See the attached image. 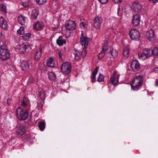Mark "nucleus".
<instances>
[{
    "label": "nucleus",
    "instance_id": "nucleus-1",
    "mask_svg": "<svg viewBox=\"0 0 158 158\" xmlns=\"http://www.w3.org/2000/svg\"><path fill=\"white\" fill-rule=\"evenodd\" d=\"M143 82V77L141 75L135 76L132 80L131 88L134 90H137L139 89Z\"/></svg>",
    "mask_w": 158,
    "mask_h": 158
},
{
    "label": "nucleus",
    "instance_id": "nucleus-2",
    "mask_svg": "<svg viewBox=\"0 0 158 158\" xmlns=\"http://www.w3.org/2000/svg\"><path fill=\"white\" fill-rule=\"evenodd\" d=\"M10 57V52L7 47L5 45L0 46V59L2 60H8Z\"/></svg>",
    "mask_w": 158,
    "mask_h": 158
},
{
    "label": "nucleus",
    "instance_id": "nucleus-3",
    "mask_svg": "<svg viewBox=\"0 0 158 158\" xmlns=\"http://www.w3.org/2000/svg\"><path fill=\"white\" fill-rule=\"evenodd\" d=\"M29 112L24 110L23 109L18 107L17 109L16 115L20 120H25L28 116Z\"/></svg>",
    "mask_w": 158,
    "mask_h": 158
},
{
    "label": "nucleus",
    "instance_id": "nucleus-4",
    "mask_svg": "<svg viewBox=\"0 0 158 158\" xmlns=\"http://www.w3.org/2000/svg\"><path fill=\"white\" fill-rule=\"evenodd\" d=\"M152 50L150 49H145L142 52H140L138 54L139 58L145 59L152 56Z\"/></svg>",
    "mask_w": 158,
    "mask_h": 158
},
{
    "label": "nucleus",
    "instance_id": "nucleus-5",
    "mask_svg": "<svg viewBox=\"0 0 158 158\" xmlns=\"http://www.w3.org/2000/svg\"><path fill=\"white\" fill-rule=\"evenodd\" d=\"M107 43L106 42L103 45L102 50L98 55V57L99 59L102 58L105 55V54L106 56L107 57H108V53L109 52L108 51V48L107 46Z\"/></svg>",
    "mask_w": 158,
    "mask_h": 158
},
{
    "label": "nucleus",
    "instance_id": "nucleus-6",
    "mask_svg": "<svg viewBox=\"0 0 158 158\" xmlns=\"http://www.w3.org/2000/svg\"><path fill=\"white\" fill-rule=\"evenodd\" d=\"M71 68V65L69 62H65L61 66V70L65 74H67L70 72Z\"/></svg>",
    "mask_w": 158,
    "mask_h": 158
},
{
    "label": "nucleus",
    "instance_id": "nucleus-7",
    "mask_svg": "<svg viewBox=\"0 0 158 158\" xmlns=\"http://www.w3.org/2000/svg\"><path fill=\"white\" fill-rule=\"evenodd\" d=\"M119 75L117 71H114L111 76L110 81L113 85L116 84L118 81Z\"/></svg>",
    "mask_w": 158,
    "mask_h": 158
},
{
    "label": "nucleus",
    "instance_id": "nucleus-8",
    "mask_svg": "<svg viewBox=\"0 0 158 158\" xmlns=\"http://www.w3.org/2000/svg\"><path fill=\"white\" fill-rule=\"evenodd\" d=\"M129 35L131 38L132 40L138 39L140 37L139 32L135 29H132L130 31Z\"/></svg>",
    "mask_w": 158,
    "mask_h": 158
},
{
    "label": "nucleus",
    "instance_id": "nucleus-9",
    "mask_svg": "<svg viewBox=\"0 0 158 158\" xmlns=\"http://www.w3.org/2000/svg\"><path fill=\"white\" fill-rule=\"evenodd\" d=\"M131 8L134 11L139 12L141 10L142 6L139 2L137 1L134 2L132 4Z\"/></svg>",
    "mask_w": 158,
    "mask_h": 158
},
{
    "label": "nucleus",
    "instance_id": "nucleus-10",
    "mask_svg": "<svg viewBox=\"0 0 158 158\" xmlns=\"http://www.w3.org/2000/svg\"><path fill=\"white\" fill-rule=\"evenodd\" d=\"M90 40L89 38L84 35V34L81 33L80 38V43L82 46H84V48H85L88 44V42Z\"/></svg>",
    "mask_w": 158,
    "mask_h": 158
},
{
    "label": "nucleus",
    "instance_id": "nucleus-11",
    "mask_svg": "<svg viewBox=\"0 0 158 158\" xmlns=\"http://www.w3.org/2000/svg\"><path fill=\"white\" fill-rule=\"evenodd\" d=\"M102 21V19L101 17L98 16L96 17L94 19V27L96 28L99 29Z\"/></svg>",
    "mask_w": 158,
    "mask_h": 158
},
{
    "label": "nucleus",
    "instance_id": "nucleus-12",
    "mask_svg": "<svg viewBox=\"0 0 158 158\" xmlns=\"http://www.w3.org/2000/svg\"><path fill=\"white\" fill-rule=\"evenodd\" d=\"M65 27L68 30H73L75 29L76 25L73 21L69 20L66 22Z\"/></svg>",
    "mask_w": 158,
    "mask_h": 158
},
{
    "label": "nucleus",
    "instance_id": "nucleus-13",
    "mask_svg": "<svg viewBox=\"0 0 158 158\" xmlns=\"http://www.w3.org/2000/svg\"><path fill=\"white\" fill-rule=\"evenodd\" d=\"M29 45H17L16 47V50L20 53L24 52L26 50V49L29 47Z\"/></svg>",
    "mask_w": 158,
    "mask_h": 158
},
{
    "label": "nucleus",
    "instance_id": "nucleus-14",
    "mask_svg": "<svg viewBox=\"0 0 158 158\" xmlns=\"http://www.w3.org/2000/svg\"><path fill=\"white\" fill-rule=\"evenodd\" d=\"M146 36V38L150 41H152L155 36L154 31L151 29L149 30L147 32Z\"/></svg>",
    "mask_w": 158,
    "mask_h": 158
},
{
    "label": "nucleus",
    "instance_id": "nucleus-15",
    "mask_svg": "<svg viewBox=\"0 0 158 158\" xmlns=\"http://www.w3.org/2000/svg\"><path fill=\"white\" fill-rule=\"evenodd\" d=\"M44 26V23L42 22H38L34 23L33 26V28L36 31L42 30Z\"/></svg>",
    "mask_w": 158,
    "mask_h": 158
},
{
    "label": "nucleus",
    "instance_id": "nucleus-16",
    "mask_svg": "<svg viewBox=\"0 0 158 158\" xmlns=\"http://www.w3.org/2000/svg\"><path fill=\"white\" fill-rule=\"evenodd\" d=\"M131 67L133 71H137L140 68L139 63L136 60H133L131 64Z\"/></svg>",
    "mask_w": 158,
    "mask_h": 158
},
{
    "label": "nucleus",
    "instance_id": "nucleus-17",
    "mask_svg": "<svg viewBox=\"0 0 158 158\" xmlns=\"http://www.w3.org/2000/svg\"><path fill=\"white\" fill-rule=\"evenodd\" d=\"M108 51L109 52L108 53V57H111V56L113 57L116 56L118 54V53L117 51L115 49H113L111 47L108 48Z\"/></svg>",
    "mask_w": 158,
    "mask_h": 158
},
{
    "label": "nucleus",
    "instance_id": "nucleus-18",
    "mask_svg": "<svg viewBox=\"0 0 158 158\" xmlns=\"http://www.w3.org/2000/svg\"><path fill=\"white\" fill-rule=\"evenodd\" d=\"M140 19L139 16L138 15H135L133 18L132 23L135 26H137L139 24Z\"/></svg>",
    "mask_w": 158,
    "mask_h": 158
},
{
    "label": "nucleus",
    "instance_id": "nucleus-19",
    "mask_svg": "<svg viewBox=\"0 0 158 158\" xmlns=\"http://www.w3.org/2000/svg\"><path fill=\"white\" fill-rule=\"evenodd\" d=\"M42 55V49L41 48L38 49L36 51L34 56L35 61H38L40 59Z\"/></svg>",
    "mask_w": 158,
    "mask_h": 158
},
{
    "label": "nucleus",
    "instance_id": "nucleus-20",
    "mask_svg": "<svg viewBox=\"0 0 158 158\" xmlns=\"http://www.w3.org/2000/svg\"><path fill=\"white\" fill-rule=\"evenodd\" d=\"M27 19L26 17L21 15L18 17V21L19 23L22 25H24L25 23L27 22Z\"/></svg>",
    "mask_w": 158,
    "mask_h": 158
},
{
    "label": "nucleus",
    "instance_id": "nucleus-21",
    "mask_svg": "<svg viewBox=\"0 0 158 158\" xmlns=\"http://www.w3.org/2000/svg\"><path fill=\"white\" fill-rule=\"evenodd\" d=\"M0 26L4 29H6L7 27V22L2 17L0 18Z\"/></svg>",
    "mask_w": 158,
    "mask_h": 158
},
{
    "label": "nucleus",
    "instance_id": "nucleus-22",
    "mask_svg": "<svg viewBox=\"0 0 158 158\" xmlns=\"http://www.w3.org/2000/svg\"><path fill=\"white\" fill-rule=\"evenodd\" d=\"M39 14V12L37 9L34 8L32 10L31 16L33 20H35L36 19Z\"/></svg>",
    "mask_w": 158,
    "mask_h": 158
},
{
    "label": "nucleus",
    "instance_id": "nucleus-23",
    "mask_svg": "<svg viewBox=\"0 0 158 158\" xmlns=\"http://www.w3.org/2000/svg\"><path fill=\"white\" fill-rule=\"evenodd\" d=\"M47 65L49 67L52 68L54 66V60L53 58L50 57L47 59Z\"/></svg>",
    "mask_w": 158,
    "mask_h": 158
},
{
    "label": "nucleus",
    "instance_id": "nucleus-24",
    "mask_svg": "<svg viewBox=\"0 0 158 158\" xmlns=\"http://www.w3.org/2000/svg\"><path fill=\"white\" fill-rule=\"evenodd\" d=\"M25 129L23 126H20L18 128L16 133L17 135H22L25 132Z\"/></svg>",
    "mask_w": 158,
    "mask_h": 158
},
{
    "label": "nucleus",
    "instance_id": "nucleus-25",
    "mask_svg": "<svg viewBox=\"0 0 158 158\" xmlns=\"http://www.w3.org/2000/svg\"><path fill=\"white\" fill-rule=\"evenodd\" d=\"M56 43L59 46H62L63 44H65L66 43V41L65 39H63V37L60 36L58 39L56 40Z\"/></svg>",
    "mask_w": 158,
    "mask_h": 158
},
{
    "label": "nucleus",
    "instance_id": "nucleus-26",
    "mask_svg": "<svg viewBox=\"0 0 158 158\" xmlns=\"http://www.w3.org/2000/svg\"><path fill=\"white\" fill-rule=\"evenodd\" d=\"M20 66L23 71L26 70L29 68L28 62L27 61H24L21 63Z\"/></svg>",
    "mask_w": 158,
    "mask_h": 158
},
{
    "label": "nucleus",
    "instance_id": "nucleus-27",
    "mask_svg": "<svg viewBox=\"0 0 158 158\" xmlns=\"http://www.w3.org/2000/svg\"><path fill=\"white\" fill-rule=\"evenodd\" d=\"M99 68L98 67H97L95 68L94 71L92 73V76L91 77V81L92 82H94L95 81V76L98 73Z\"/></svg>",
    "mask_w": 158,
    "mask_h": 158
},
{
    "label": "nucleus",
    "instance_id": "nucleus-28",
    "mask_svg": "<svg viewBox=\"0 0 158 158\" xmlns=\"http://www.w3.org/2000/svg\"><path fill=\"white\" fill-rule=\"evenodd\" d=\"M45 94L44 91L41 90L39 92L38 98L43 102L45 98Z\"/></svg>",
    "mask_w": 158,
    "mask_h": 158
},
{
    "label": "nucleus",
    "instance_id": "nucleus-29",
    "mask_svg": "<svg viewBox=\"0 0 158 158\" xmlns=\"http://www.w3.org/2000/svg\"><path fill=\"white\" fill-rule=\"evenodd\" d=\"M129 47L128 46H127L125 47L123 51V55L126 57H127L129 55Z\"/></svg>",
    "mask_w": 158,
    "mask_h": 158
},
{
    "label": "nucleus",
    "instance_id": "nucleus-30",
    "mask_svg": "<svg viewBox=\"0 0 158 158\" xmlns=\"http://www.w3.org/2000/svg\"><path fill=\"white\" fill-rule=\"evenodd\" d=\"M48 78L51 80H54L56 78V74L53 72H49L48 73Z\"/></svg>",
    "mask_w": 158,
    "mask_h": 158
},
{
    "label": "nucleus",
    "instance_id": "nucleus-31",
    "mask_svg": "<svg viewBox=\"0 0 158 158\" xmlns=\"http://www.w3.org/2000/svg\"><path fill=\"white\" fill-rule=\"evenodd\" d=\"M44 103V101L42 102V101L39 100L37 102V105L36 107V108L39 110H41L42 109V107L43 106V103Z\"/></svg>",
    "mask_w": 158,
    "mask_h": 158
},
{
    "label": "nucleus",
    "instance_id": "nucleus-32",
    "mask_svg": "<svg viewBox=\"0 0 158 158\" xmlns=\"http://www.w3.org/2000/svg\"><path fill=\"white\" fill-rule=\"evenodd\" d=\"M38 126L40 130H44L45 127V123L44 122H40L39 123Z\"/></svg>",
    "mask_w": 158,
    "mask_h": 158
},
{
    "label": "nucleus",
    "instance_id": "nucleus-33",
    "mask_svg": "<svg viewBox=\"0 0 158 158\" xmlns=\"http://www.w3.org/2000/svg\"><path fill=\"white\" fill-rule=\"evenodd\" d=\"M22 37L24 41H29L30 40V33H28L25 34Z\"/></svg>",
    "mask_w": 158,
    "mask_h": 158
},
{
    "label": "nucleus",
    "instance_id": "nucleus-34",
    "mask_svg": "<svg viewBox=\"0 0 158 158\" xmlns=\"http://www.w3.org/2000/svg\"><path fill=\"white\" fill-rule=\"evenodd\" d=\"M86 54V50L85 48H84L82 49V51L80 52L79 53V55L82 57L83 58H84Z\"/></svg>",
    "mask_w": 158,
    "mask_h": 158
},
{
    "label": "nucleus",
    "instance_id": "nucleus-35",
    "mask_svg": "<svg viewBox=\"0 0 158 158\" xmlns=\"http://www.w3.org/2000/svg\"><path fill=\"white\" fill-rule=\"evenodd\" d=\"M17 33L20 35H22L24 33V29L23 27H20L17 31Z\"/></svg>",
    "mask_w": 158,
    "mask_h": 158
},
{
    "label": "nucleus",
    "instance_id": "nucleus-36",
    "mask_svg": "<svg viewBox=\"0 0 158 158\" xmlns=\"http://www.w3.org/2000/svg\"><path fill=\"white\" fill-rule=\"evenodd\" d=\"M0 10L3 11L4 13L6 12V7L3 4L0 5Z\"/></svg>",
    "mask_w": 158,
    "mask_h": 158
},
{
    "label": "nucleus",
    "instance_id": "nucleus-37",
    "mask_svg": "<svg viewBox=\"0 0 158 158\" xmlns=\"http://www.w3.org/2000/svg\"><path fill=\"white\" fill-rule=\"evenodd\" d=\"M104 76L101 73L99 74L98 77V82H102L104 81Z\"/></svg>",
    "mask_w": 158,
    "mask_h": 158
},
{
    "label": "nucleus",
    "instance_id": "nucleus-38",
    "mask_svg": "<svg viewBox=\"0 0 158 158\" xmlns=\"http://www.w3.org/2000/svg\"><path fill=\"white\" fill-rule=\"evenodd\" d=\"M152 54L154 55H158V47H156L152 50Z\"/></svg>",
    "mask_w": 158,
    "mask_h": 158
},
{
    "label": "nucleus",
    "instance_id": "nucleus-39",
    "mask_svg": "<svg viewBox=\"0 0 158 158\" xmlns=\"http://www.w3.org/2000/svg\"><path fill=\"white\" fill-rule=\"evenodd\" d=\"M37 3L39 5L45 4L47 2V0H35Z\"/></svg>",
    "mask_w": 158,
    "mask_h": 158
},
{
    "label": "nucleus",
    "instance_id": "nucleus-40",
    "mask_svg": "<svg viewBox=\"0 0 158 158\" xmlns=\"http://www.w3.org/2000/svg\"><path fill=\"white\" fill-rule=\"evenodd\" d=\"M22 5L24 7H27L29 5V2L28 1L24 2L22 3Z\"/></svg>",
    "mask_w": 158,
    "mask_h": 158
},
{
    "label": "nucleus",
    "instance_id": "nucleus-41",
    "mask_svg": "<svg viewBox=\"0 0 158 158\" xmlns=\"http://www.w3.org/2000/svg\"><path fill=\"white\" fill-rule=\"evenodd\" d=\"M63 52H62L61 51H59L58 52V55L60 59L62 60V55H63Z\"/></svg>",
    "mask_w": 158,
    "mask_h": 158
},
{
    "label": "nucleus",
    "instance_id": "nucleus-42",
    "mask_svg": "<svg viewBox=\"0 0 158 158\" xmlns=\"http://www.w3.org/2000/svg\"><path fill=\"white\" fill-rule=\"evenodd\" d=\"M80 59V56L78 55L77 53L75 54V59L76 60L78 61Z\"/></svg>",
    "mask_w": 158,
    "mask_h": 158
},
{
    "label": "nucleus",
    "instance_id": "nucleus-43",
    "mask_svg": "<svg viewBox=\"0 0 158 158\" xmlns=\"http://www.w3.org/2000/svg\"><path fill=\"white\" fill-rule=\"evenodd\" d=\"M27 105V104L26 102L24 100H23L21 103V105L23 107H25Z\"/></svg>",
    "mask_w": 158,
    "mask_h": 158
},
{
    "label": "nucleus",
    "instance_id": "nucleus-44",
    "mask_svg": "<svg viewBox=\"0 0 158 158\" xmlns=\"http://www.w3.org/2000/svg\"><path fill=\"white\" fill-rule=\"evenodd\" d=\"M102 3L105 4L107 2L108 0H98Z\"/></svg>",
    "mask_w": 158,
    "mask_h": 158
},
{
    "label": "nucleus",
    "instance_id": "nucleus-45",
    "mask_svg": "<svg viewBox=\"0 0 158 158\" xmlns=\"http://www.w3.org/2000/svg\"><path fill=\"white\" fill-rule=\"evenodd\" d=\"M80 26L81 29H83L85 27V24L83 22H81L80 23Z\"/></svg>",
    "mask_w": 158,
    "mask_h": 158
},
{
    "label": "nucleus",
    "instance_id": "nucleus-46",
    "mask_svg": "<svg viewBox=\"0 0 158 158\" xmlns=\"http://www.w3.org/2000/svg\"><path fill=\"white\" fill-rule=\"evenodd\" d=\"M149 0L150 2H152L153 3V4H155L158 1V0Z\"/></svg>",
    "mask_w": 158,
    "mask_h": 158
},
{
    "label": "nucleus",
    "instance_id": "nucleus-47",
    "mask_svg": "<svg viewBox=\"0 0 158 158\" xmlns=\"http://www.w3.org/2000/svg\"><path fill=\"white\" fill-rule=\"evenodd\" d=\"M113 1L116 3H119L122 1L123 0H113Z\"/></svg>",
    "mask_w": 158,
    "mask_h": 158
},
{
    "label": "nucleus",
    "instance_id": "nucleus-48",
    "mask_svg": "<svg viewBox=\"0 0 158 158\" xmlns=\"http://www.w3.org/2000/svg\"><path fill=\"white\" fill-rule=\"evenodd\" d=\"M11 101V99L10 98H8L7 100V104L8 105H9L10 104Z\"/></svg>",
    "mask_w": 158,
    "mask_h": 158
},
{
    "label": "nucleus",
    "instance_id": "nucleus-49",
    "mask_svg": "<svg viewBox=\"0 0 158 158\" xmlns=\"http://www.w3.org/2000/svg\"><path fill=\"white\" fill-rule=\"evenodd\" d=\"M155 72L158 73V67L154 69Z\"/></svg>",
    "mask_w": 158,
    "mask_h": 158
},
{
    "label": "nucleus",
    "instance_id": "nucleus-50",
    "mask_svg": "<svg viewBox=\"0 0 158 158\" xmlns=\"http://www.w3.org/2000/svg\"><path fill=\"white\" fill-rule=\"evenodd\" d=\"M155 85L156 86H158V80H156L155 81Z\"/></svg>",
    "mask_w": 158,
    "mask_h": 158
},
{
    "label": "nucleus",
    "instance_id": "nucleus-51",
    "mask_svg": "<svg viewBox=\"0 0 158 158\" xmlns=\"http://www.w3.org/2000/svg\"><path fill=\"white\" fill-rule=\"evenodd\" d=\"M1 37H2L3 38H4V35H3V33L2 32H1Z\"/></svg>",
    "mask_w": 158,
    "mask_h": 158
}]
</instances>
